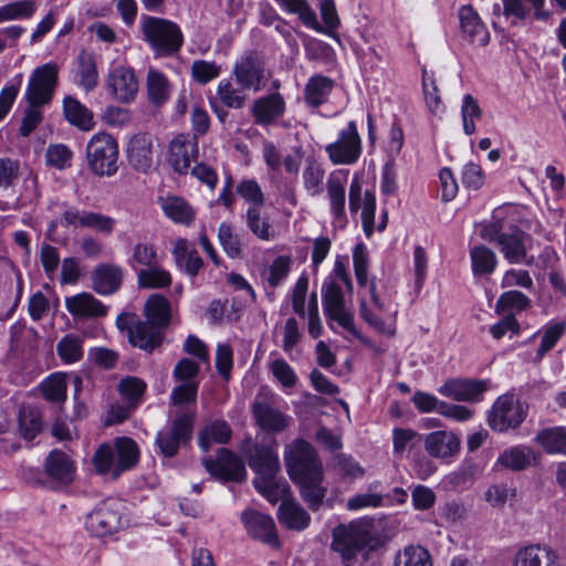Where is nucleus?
<instances>
[{"instance_id": "b1692460", "label": "nucleus", "mask_w": 566, "mask_h": 566, "mask_svg": "<svg viewBox=\"0 0 566 566\" xmlns=\"http://www.w3.org/2000/svg\"><path fill=\"white\" fill-rule=\"evenodd\" d=\"M146 93L148 102L155 107L166 105L172 95L174 84L170 78L157 67L149 66L146 73Z\"/></svg>"}, {"instance_id": "bb28decb", "label": "nucleus", "mask_w": 566, "mask_h": 566, "mask_svg": "<svg viewBox=\"0 0 566 566\" xmlns=\"http://www.w3.org/2000/svg\"><path fill=\"white\" fill-rule=\"evenodd\" d=\"M235 84L244 91L258 92L264 85L263 69L252 56L242 57L234 65L233 72Z\"/></svg>"}, {"instance_id": "ddd939ff", "label": "nucleus", "mask_w": 566, "mask_h": 566, "mask_svg": "<svg viewBox=\"0 0 566 566\" xmlns=\"http://www.w3.org/2000/svg\"><path fill=\"white\" fill-rule=\"evenodd\" d=\"M59 67L55 63H45L36 67L28 82L25 98L32 106L48 104L57 84Z\"/></svg>"}, {"instance_id": "6e6d98bb", "label": "nucleus", "mask_w": 566, "mask_h": 566, "mask_svg": "<svg viewBox=\"0 0 566 566\" xmlns=\"http://www.w3.org/2000/svg\"><path fill=\"white\" fill-rule=\"evenodd\" d=\"M36 11L33 0H18L0 7V15L3 22L14 20H28Z\"/></svg>"}, {"instance_id": "cd10ccee", "label": "nucleus", "mask_w": 566, "mask_h": 566, "mask_svg": "<svg viewBox=\"0 0 566 566\" xmlns=\"http://www.w3.org/2000/svg\"><path fill=\"white\" fill-rule=\"evenodd\" d=\"M124 277V271L119 265L103 263L95 268L92 273L93 289L101 295L115 293Z\"/></svg>"}, {"instance_id": "e433bc0d", "label": "nucleus", "mask_w": 566, "mask_h": 566, "mask_svg": "<svg viewBox=\"0 0 566 566\" xmlns=\"http://www.w3.org/2000/svg\"><path fill=\"white\" fill-rule=\"evenodd\" d=\"M48 474L56 481L69 483L75 474V465L69 455L54 450L52 451L45 463Z\"/></svg>"}, {"instance_id": "c03bdc74", "label": "nucleus", "mask_w": 566, "mask_h": 566, "mask_svg": "<svg viewBox=\"0 0 566 566\" xmlns=\"http://www.w3.org/2000/svg\"><path fill=\"white\" fill-rule=\"evenodd\" d=\"M287 14H296L306 28L317 25V15L307 0H274Z\"/></svg>"}, {"instance_id": "0eeeda50", "label": "nucleus", "mask_w": 566, "mask_h": 566, "mask_svg": "<svg viewBox=\"0 0 566 566\" xmlns=\"http://www.w3.org/2000/svg\"><path fill=\"white\" fill-rule=\"evenodd\" d=\"M528 405L512 392L499 396L488 412V424L497 432L516 429L525 420Z\"/></svg>"}, {"instance_id": "72a5a7b5", "label": "nucleus", "mask_w": 566, "mask_h": 566, "mask_svg": "<svg viewBox=\"0 0 566 566\" xmlns=\"http://www.w3.org/2000/svg\"><path fill=\"white\" fill-rule=\"evenodd\" d=\"M538 453L527 446H514L505 449L497 458L496 463L512 471H521L538 460Z\"/></svg>"}, {"instance_id": "f704fd0d", "label": "nucleus", "mask_w": 566, "mask_h": 566, "mask_svg": "<svg viewBox=\"0 0 566 566\" xmlns=\"http://www.w3.org/2000/svg\"><path fill=\"white\" fill-rule=\"evenodd\" d=\"M277 520L289 530L303 531L310 525L311 516L297 502L290 500L281 502Z\"/></svg>"}, {"instance_id": "dca6fc26", "label": "nucleus", "mask_w": 566, "mask_h": 566, "mask_svg": "<svg viewBox=\"0 0 566 566\" xmlns=\"http://www.w3.org/2000/svg\"><path fill=\"white\" fill-rule=\"evenodd\" d=\"M489 388V381L473 378H453L438 388V392L449 399L463 402H479Z\"/></svg>"}, {"instance_id": "774afa93", "label": "nucleus", "mask_w": 566, "mask_h": 566, "mask_svg": "<svg viewBox=\"0 0 566 566\" xmlns=\"http://www.w3.org/2000/svg\"><path fill=\"white\" fill-rule=\"evenodd\" d=\"M423 94L427 107L429 112L434 116H440L444 112V105L441 102V98L438 93V87L433 81V78L428 77L426 74L423 75L422 81Z\"/></svg>"}, {"instance_id": "6ab92c4d", "label": "nucleus", "mask_w": 566, "mask_h": 566, "mask_svg": "<svg viewBox=\"0 0 566 566\" xmlns=\"http://www.w3.org/2000/svg\"><path fill=\"white\" fill-rule=\"evenodd\" d=\"M203 464L213 476L221 480L240 482L247 475L243 462L227 449H221L214 460L205 458Z\"/></svg>"}, {"instance_id": "de8ad7c7", "label": "nucleus", "mask_w": 566, "mask_h": 566, "mask_svg": "<svg viewBox=\"0 0 566 566\" xmlns=\"http://www.w3.org/2000/svg\"><path fill=\"white\" fill-rule=\"evenodd\" d=\"M217 95L221 103L229 108L242 107L247 98L245 91L233 83L232 78H222L219 82Z\"/></svg>"}, {"instance_id": "37998d69", "label": "nucleus", "mask_w": 566, "mask_h": 566, "mask_svg": "<svg viewBox=\"0 0 566 566\" xmlns=\"http://www.w3.org/2000/svg\"><path fill=\"white\" fill-rule=\"evenodd\" d=\"M470 259L474 275H490L497 265L496 254L485 245L473 247L470 251Z\"/></svg>"}, {"instance_id": "412c9836", "label": "nucleus", "mask_w": 566, "mask_h": 566, "mask_svg": "<svg viewBox=\"0 0 566 566\" xmlns=\"http://www.w3.org/2000/svg\"><path fill=\"white\" fill-rule=\"evenodd\" d=\"M461 440L457 433L438 430L428 433L423 440L427 453L436 459L450 461L460 452Z\"/></svg>"}, {"instance_id": "a19ab883", "label": "nucleus", "mask_w": 566, "mask_h": 566, "mask_svg": "<svg viewBox=\"0 0 566 566\" xmlns=\"http://www.w3.org/2000/svg\"><path fill=\"white\" fill-rule=\"evenodd\" d=\"M137 284L143 289H165L171 284V275L169 271L159 265L140 269L137 274Z\"/></svg>"}, {"instance_id": "4468645a", "label": "nucleus", "mask_w": 566, "mask_h": 566, "mask_svg": "<svg viewBox=\"0 0 566 566\" xmlns=\"http://www.w3.org/2000/svg\"><path fill=\"white\" fill-rule=\"evenodd\" d=\"M349 171L336 169L328 175L326 182L327 199L332 222L335 227L343 228L347 222L346 217V186Z\"/></svg>"}, {"instance_id": "f257e3e1", "label": "nucleus", "mask_w": 566, "mask_h": 566, "mask_svg": "<svg viewBox=\"0 0 566 566\" xmlns=\"http://www.w3.org/2000/svg\"><path fill=\"white\" fill-rule=\"evenodd\" d=\"M284 458L287 473L300 486L303 500L310 509H318L326 488L323 485V465L314 448L306 441L296 440L286 446Z\"/></svg>"}, {"instance_id": "49530a36", "label": "nucleus", "mask_w": 566, "mask_h": 566, "mask_svg": "<svg viewBox=\"0 0 566 566\" xmlns=\"http://www.w3.org/2000/svg\"><path fill=\"white\" fill-rule=\"evenodd\" d=\"M483 111L475 97L471 94H465L461 101V119L463 133L468 136L476 132L475 122L481 119Z\"/></svg>"}, {"instance_id": "a878e982", "label": "nucleus", "mask_w": 566, "mask_h": 566, "mask_svg": "<svg viewBox=\"0 0 566 566\" xmlns=\"http://www.w3.org/2000/svg\"><path fill=\"white\" fill-rule=\"evenodd\" d=\"M158 206L164 216L172 223L190 227L197 216L196 209L186 199L179 196H164L158 198Z\"/></svg>"}, {"instance_id": "09e8293b", "label": "nucleus", "mask_w": 566, "mask_h": 566, "mask_svg": "<svg viewBox=\"0 0 566 566\" xmlns=\"http://www.w3.org/2000/svg\"><path fill=\"white\" fill-rule=\"evenodd\" d=\"M66 374L53 373L41 382L43 397L51 402H64L66 399Z\"/></svg>"}, {"instance_id": "864d4df0", "label": "nucleus", "mask_w": 566, "mask_h": 566, "mask_svg": "<svg viewBox=\"0 0 566 566\" xmlns=\"http://www.w3.org/2000/svg\"><path fill=\"white\" fill-rule=\"evenodd\" d=\"M319 12L323 20V24L317 21V25L315 28H311L312 30L326 34L328 36H334L336 30L340 24V20L336 10V4L334 0H322L319 3Z\"/></svg>"}, {"instance_id": "58836bf2", "label": "nucleus", "mask_w": 566, "mask_h": 566, "mask_svg": "<svg viewBox=\"0 0 566 566\" xmlns=\"http://www.w3.org/2000/svg\"><path fill=\"white\" fill-rule=\"evenodd\" d=\"M535 441L549 454L566 455V427L543 429Z\"/></svg>"}, {"instance_id": "393cba45", "label": "nucleus", "mask_w": 566, "mask_h": 566, "mask_svg": "<svg viewBox=\"0 0 566 566\" xmlns=\"http://www.w3.org/2000/svg\"><path fill=\"white\" fill-rule=\"evenodd\" d=\"M459 18L462 35L472 45L485 46L490 42V32L472 7H461Z\"/></svg>"}, {"instance_id": "aec40b11", "label": "nucleus", "mask_w": 566, "mask_h": 566, "mask_svg": "<svg viewBox=\"0 0 566 566\" xmlns=\"http://www.w3.org/2000/svg\"><path fill=\"white\" fill-rule=\"evenodd\" d=\"M128 163L137 170L149 171L155 164L157 149L151 136L137 134L133 136L127 144Z\"/></svg>"}, {"instance_id": "052dcab7", "label": "nucleus", "mask_w": 566, "mask_h": 566, "mask_svg": "<svg viewBox=\"0 0 566 566\" xmlns=\"http://www.w3.org/2000/svg\"><path fill=\"white\" fill-rule=\"evenodd\" d=\"M504 213L505 210L499 208L494 211L491 221L481 224L480 235L482 239L496 244L500 242V238L506 233L504 231L505 224L503 222Z\"/></svg>"}, {"instance_id": "f3484780", "label": "nucleus", "mask_w": 566, "mask_h": 566, "mask_svg": "<svg viewBox=\"0 0 566 566\" xmlns=\"http://www.w3.org/2000/svg\"><path fill=\"white\" fill-rule=\"evenodd\" d=\"M106 86L116 101L125 104L132 103L139 90L135 71L125 65H116L109 70Z\"/></svg>"}, {"instance_id": "c85d7f7f", "label": "nucleus", "mask_w": 566, "mask_h": 566, "mask_svg": "<svg viewBox=\"0 0 566 566\" xmlns=\"http://www.w3.org/2000/svg\"><path fill=\"white\" fill-rule=\"evenodd\" d=\"M253 416L259 427L268 432H281L292 421L291 416L265 402H255L253 405Z\"/></svg>"}, {"instance_id": "423d86ee", "label": "nucleus", "mask_w": 566, "mask_h": 566, "mask_svg": "<svg viewBox=\"0 0 566 566\" xmlns=\"http://www.w3.org/2000/svg\"><path fill=\"white\" fill-rule=\"evenodd\" d=\"M139 458L136 442L127 437L116 438L113 443L98 447L93 463L98 473L118 478L124 471L133 469Z\"/></svg>"}, {"instance_id": "a211bd4d", "label": "nucleus", "mask_w": 566, "mask_h": 566, "mask_svg": "<svg viewBox=\"0 0 566 566\" xmlns=\"http://www.w3.org/2000/svg\"><path fill=\"white\" fill-rule=\"evenodd\" d=\"M241 522L249 536L271 547H279L277 530L269 514L248 509L242 512Z\"/></svg>"}, {"instance_id": "39448f33", "label": "nucleus", "mask_w": 566, "mask_h": 566, "mask_svg": "<svg viewBox=\"0 0 566 566\" xmlns=\"http://www.w3.org/2000/svg\"><path fill=\"white\" fill-rule=\"evenodd\" d=\"M139 25L143 40L156 57L172 56L184 44L180 27L170 20L143 14Z\"/></svg>"}, {"instance_id": "f03ea898", "label": "nucleus", "mask_w": 566, "mask_h": 566, "mask_svg": "<svg viewBox=\"0 0 566 566\" xmlns=\"http://www.w3.org/2000/svg\"><path fill=\"white\" fill-rule=\"evenodd\" d=\"M144 315L147 322L136 319L135 315L123 313L117 316L116 325L120 331H126L129 343L153 352L161 340V328L168 326L171 318L170 303L160 295H150L144 305Z\"/></svg>"}, {"instance_id": "9b49d317", "label": "nucleus", "mask_w": 566, "mask_h": 566, "mask_svg": "<svg viewBox=\"0 0 566 566\" xmlns=\"http://www.w3.org/2000/svg\"><path fill=\"white\" fill-rule=\"evenodd\" d=\"M325 153L333 165H355L363 154V140L354 120L339 129L333 143L325 146Z\"/></svg>"}, {"instance_id": "ea45409f", "label": "nucleus", "mask_w": 566, "mask_h": 566, "mask_svg": "<svg viewBox=\"0 0 566 566\" xmlns=\"http://www.w3.org/2000/svg\"><path fill=\"white\" fill-rule=\"evenodd\" d=\"M84 337L75 334L63 336L57 345L56 353L65 365H72L80 361L84 354Z\"/></svg>"}, {"instance_id": "a18cd8bd", "label": "nucleus", "mask_w": 566, "mask_h": 566, "mask_svg": "<svg viewBox=\"0 0 566 566\" xmlns=\"http://www.w3.org/2000/svg\"><path fill=\"white\" fill-rule=\"evenodd\" d=\"M431 555L421 545L410 544L398 551L395 556V566H431Z\"/></svg>"}, {"instance_id": "7ed1b4c3", "label": "nucleus", "mask_w": 566, "mask_h": 566, "mask_svg": "<svg viewBox=\"0 0 566 566\" xmlns=\"http://www.w3.org/2000/svg\"><path fill=\"white\" fill-rule=\"evenodd\" d=\"M353 289L347 269L342 260H336L332 273L323 283L322 297L326 317L336 322L342 328L354 337L363 340L360 332L356 328L353 313L345 307L344 293Z\"/></svg>"}, {"instance_id": "680f3d73", "label": "nucleus", "mask_w": 566, "mask_h": 566, "mask_svg": "<svg viewBox=\"0 0 566 566\" xmlns=\"http://www.w3.org/2000/svg\"><path fill=\"white\" fill-rule=\"evenodd\" d=\"M72 150L63 144L50 145L45 153L46 165L57 170H64L71 166Z\"/></svg>"}, {"instance_id": "c756f323", "label": "nucleus", "mask_w": 566, "mask_h": 566, "mask_svg": "<svg viewBox=\"0 0 566 566\" xmlns=\"http://www.w3.org/2000/svg\"><path fill=\"white\" fill-rule=\"evenodd\" d=\"M65 307L74 317H99L107 313L99 300L85 292L65 297Z\"/></svg>"}, {"instance_id": "7c9ffc66", "label": "nucleus", "mask_w": 566, "mask_h": 566, "mask_svg": "<svg viewBox=\"0 0 566 566\" xmlns=\"http://www.w3.org/2000/svg\"><path fill=\"white\" fill-rule=\"evenodd\" d=\"M63 115L65 120L80 130L88 132L95 126L94 115L81 101L72 95L63 98Z\"/></svg>"}, {"instance_id": "69168bd1", "label": "nucleus", "mask_w": 566, "mask_h": 566, "mask_svg": "<svg viewBox=\"0 0 566 566\" xmlns=\"http://www.w3.org/2000/svg\"><path fill=\"white\" fill-rule=\"evenodd\" d=\"M270 370L284 389H291L296 384L297 376L284 359H273L270 364Z\"/></svg>"}, {"instance_id": "5fc2aeb1", "label": "nucleus", "mask_w": 566, "mask_h": 566, "mask_svg": "<svg viewBox=\"0 0 566 566\" xmlns=\"http://www.w3.org/2000/svg\"><path fill=\"white\" fill-rule=\"evenodd\" d=\"M159 262L156 248L150 243H137L133 248L129 266L137 273L140 269H146Z\"/></svg>"}, {"instance_id": "f8f14e48", "label": "nucleus", "mask_w": 566, "mask_h": 566, "mask_svg": "<svg viewBox=\"0 0 566 566\" xmlns=\"http://www.w3.org/2000/svg\"><path fill=\"white\" fill-rule=\"evenodd\" d=\"M122 509L123 504L117 500L103 501L87 514L86 530L96 537H106L117 533L124 527Z\"/></svg>"}, {"instance_id": "1a4fd4ad", "label": "nucleus", "mask_w": 566, "mask_h": 566, "mask_svg": "<svg viewBox=\"0 0 566 566\" xmlns=\"http://www.w3.org/2000/svg\"><path fill=\"white\" fill-rule=\"evenodd\" d=\"M371 541V524L359 518L347 525H338L333 531L332 547L342 558L349 560Z\"/></svg>"}, {"instance_id": "13d9d810", "label": "nucleus", "mask_w": 566, "mask_h": 566, "mask_svg": "<svg viewBox=\"0 0 566 566\" xmlns=\"http://www.w3.org/2000/svg\"><path fill=\"white\" fill-rule=\"evenodd\" d=\"M198 384L196 381H187L176 387L171 392V401L176 408H179L180 413L192 412L188 405L193 403L197 398Z\"/></svg>"}, {"instance_id": "2f4dec72", "label": "nucleus", "mask_w": 566, "mask_h": 566, "mask_svg": "<svg viewBox=\"0 0 566 566\" xmlns=\"http://www.w3.org/2000/svg\"><path fill=\"white\" fill-rule=\"evenodd\" d=\"M253 116L255 123L269 125L281 117L285 112V102L280 94H270L258 98L253 104Z\"/></svg>"}, {"instance_id": "20e7f679", "label": "nucleus", "mask_w": 566, "mask_h": 566, "mask_svg": "<svg viewBox=\"0 0 566 566\" xmlns=\"http://www.w3.org/2000/svg\"><path fill=\"white\" fill-rule=\"evenodd\" d=\"M249 464L255 472V489L270 502L290 501V486L285 480H277L280 461L276 444L270 447L255 444L249 457Z\"/></svg>"}, {"instance_id": "4c0bfd02", "label": "nucleus", "mask_w": 566, "mask_h": 566, "mask_svg": "<svg viewBox=\"0 0 566 566\" xmlns=\"http://www.w3.org/2000/svg\"><path fill=\"white\" fill-rule=\"evenodd\" d=\"M325 179V169L321 163L314 158H307L302 171V181L305 191L311 197H317L323 192Z\"/></svg>"}, {"instance_id": "338daca9", "label": "nucleus", "mask_w": 566, "mask_h": 566, "mask_svg": "<svg viewBox=\"0 0 566 566\" xmlns=\"http://www.w3.org/2000/svg\"><path fill=\"white\" fill-rule=\"evenodd\" d=\"M146 389L142 379L128 376L119 382V392L130 406H136Z\"/></svg>"}, {"instance_id": "79ce46f5", "label": "nucleus", "mask_w": 566, "mask_h": 566, "mask_svg": "<svg viewBox=\"0 0 566 566\" xmlns=\"http://www.w3.org/2000/svg\"><path fill=\"white\" fill-rule=\"evenodd\" d=\"M76 84L85 92L93 91L98 84V72L92 54L83 52L78 56Z\"/></svg>"}, {"instance_id": "5701e85b", "label": "nucleus", "mask_w": 566, "mask_h": 566, "mask_svg": "<svg viewBox=\"0 0 566 566\" xmlns=\"http://www.w3.org/2000/svg\"><path fill=\"white\" fill-rule=\"evenodd\" d=\"M530 237L517 228H511L500 238L497 247L504 259L511 264H528L527 259Z\"/></svg>"}, {"instance_id": "9d476101", "label": "nucleus", "mask_w": 566, "mask_h": 566, "mask_svg": "<svg viewBox=\"0 0 566 566\" xmlns=\"http://www.w3.org/2000/svg\"><path fill=\"white\" fill-rule=\"evenodd\" d=\"M86 159L91 170L98 176H113L117 171L118 145L113 136L97 133L86 147Z\"/></svg>"}, {"instance_id": "4be33fe9", "label": "nucleus", "mask_w": 566, "mask_h": 566, "mask_svg": "<svg viewBox=\"0 0 566 566\" xmlns=\"http://www.w3.org/2000/svg\"><path fill=\"white\" fill-rule=\"evenodd\" d=\"M197 155L198 143L196 137L181 134L170 142L168 161L176 172L186 174Z\"/></svg>"}, {"instance_id": "0e129e2a", "label": "nucleus", "mask_w": 566, "mask_h": 566, "mask_svg": "<svg viewBox=\"0 0 566 566\" xmlns=\"http://www.w3.org/2000/svg\"><path fill=\"white\" fill-rule=\"evenodd\" d=\"M218 239L230 258H239L241 255V240L229 223L222 222L219 226Z\"/></svg>"}, {"instance_id": "3c124183", "label": "nucleus", "mask_w": 566, "mask_h": 566, "mask_svg": "<svg viewBox=\"0 0 566 566\" xmlns=\"http://www.w3.org/2000/svg\"><path fill=\"white\" fill-rule=\"evenodd\" d=\"M247 226L262 241H272L276 238L275 230L271 227L268 218L261 216L258 207H250L247 210Z\"/></svg>"}, {"instance_id": "bf43d9fd", "label": "nucleus", "mask_w": 566, "mask_h": 566, "mask_svg": "<svg viewBox=\"0 0 566 566\" xmlns=\"http://www.w3.org/2000/svg\"><path fill=\"white\" fill-rule=\"evenodd\" d=\"M292 258L289 255L276 256L269 265L266 281L270 286L276 287L289 276L292 268Z\"/></svg>"}, {"instance_id": "473e14b6", "label": "nucleus", "mask_w": 566, "mask_h": 566, "mask_svg": "<svg viewBox=\"0 0 566 566\" xmlns=\"http://www.w3.org/2000/svg\"><path fill=\"white\" fill-rule=\"evenodd\" d=\"M566 331V325L563 322H548L543 325L537 332H535L528 339L527 343L535 338H539V345L536 349L534 360L541 361L548 352H551L558 340L563 337Z\"/></svg>"}, {"instance_id": "8fccbe9b", "label": "nucleus", "mask_w": 566, "mask_h": 566, "mask_svg": "<svg viewBox=\"0 0 566 566\" xmlns=\"http://www.w3.org/2000/svg\"><path fill=\"white\" fill-rule=\"evenodd\" d=\"M231 429L226 421L216 420L206 426L199 437V446L207 451L212 443H227Z\"/></svg>"}, {"instance_id": "e2e57ef3", "label": "nucleus", "mask_w": 566, "mask_h": 566, "mask_svg": "<svg viewBox=\"0 0 566 566\" xmlns=\"http://www.w3.org/2000/svg\"><path fill=\"white\" fill-rule=\"evenodd\" d=\"M531 8L523 0H503V17L511 25H521L530 15Z\"/></svg>"}, {"instance_id": "2eb2a0df", "label": "nucleus", "mask_w": 566, "mask_h": 566, "mask_svg": "<svg viewBox=\"0 0 566 566\" xmlns=\"http://www.w3.org/2000/svg\"><path fill=\"white\" fill-rule=\"evenodd\" d=\"M192 422V412H185L177 417L170 427L158 432L156 443L163 455L167 458L175 455L180 443L189 440Z\"/></svg>"}, {"instance_id": "4d7b16f0", "label": "nucleus", "mask_w": 566, "mask_h": 566, "mask_svg": "<svg viewBox=\"0 0 566 566\" xmlns=\"http://www.w3.org/2000/svg\"><path fill=\"white\" fill-rule=\"evenodd\" d=\"M531 304L530 298L524 295L522 292L518 291H507L500 295L497 298L494 312L497 315H503L506 312L510 311H524L526 310Z\"/></svg>"}, {"instance_id": "c9c22d12", "label": "nucleus", "mask_w": 566, "mask_h": 566, "mask_svg": "<svg viewBox=\"0 0 566 566\" xmlns=\"http://www.w3.org/2000/svg\"><path fill=\"white\" fill-rule=\"evenodd\" d=\"M555 554L541 545H528L521 548L515 556V566H554Z\"/></svg>"}, {"instance_id": "6e6552de", "label": "nucleus", "mask_w": 566, "mask_h": 566, "mask_svg": "<svg viewBox=\"0 0 566 566\" xmlns=\"http://www.w3.org/2000/svg\"><path fill=\"white\" fill-rule=\"evenodd\" d=\"M397 313V306L380 300L376 294L375 284L371 283L369 298L360 302V317L378 333L392 336L396 333Z\"/></svg>"}, {"instance_id": "603ef678", "label": "nucleus", "mask_w": 566, "mask_h": 566, "mask_svg": "<svg viewBox=\"0 0 566 566\" xmlns=\"http://www.w3.org/2000/svg\"><path fill=\"white\" fill-rule=\"evenodd\" d=\"M332 87L333 82L326 76L311 77L305 88L306 102L312 106L323 104L327 99Z\"/></svg>"}]
</instances>
